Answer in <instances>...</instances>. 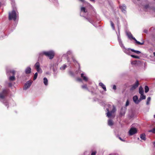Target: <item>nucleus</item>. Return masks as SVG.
<instances>
[{"label":"nucleus","instance_id":"f3484780","mask_svg":"<svg viewBox=\"0 0 155 155\" xmlns=\"http://www.w3.org/2000/svg\"><path fill=\"white\" fill-rule=\"evenodd\" d=\"M139 93L140 94H143L144 93V91L143 88L141 87H140L139 90Z\"/></svg>","mask_w":155,"mask_h":155},{"label":"nucleus","instance_id":"473e14b6","mask_svg":"<svg viewBox=\"0 0 155 155\" xmlns=\"http://www.w3.org/2000/svg\"><path fill=\"white\" fill-rule=\"evenodd\" d=\"M85 18L87 19L88 21L90 23H91V24H92V21L90 19L88 18H86V17H85Z\"/></svg>","mask_w":155,"mask_h":155},{"label":"nucleus","instance_id":"c9c22d12","mask_svg":"<svg viewBox=\"0 0 155 155\" xmlns=\"http://www.w3.org/2000/svg\"><path fill=\"white\" fill-rule=\"evenodd\" d=\"M137 61H132L131 63L132 64H137Z\"/></svg>","mask_w":155,"mask_h":155},{"label":"nucleus","instance_id":"8fccbe9b","mask_svg":"<svg viewBox=\"0 0 155 155\" xmlns=\"http://www.w3.org/2000/svg\"><path fill=\"white\" fill-rule=\"evenodd\" d=\"M109 155H116V154H110Z\"/></svg>","mask_w":155,"mask_h":155},{"label":"nucleus","instance_id":"72a5a7b5","mask_svg":"<svg viewBox=\"0 0 155 155\" xmlns=\"http://www.w3.org/2000/svg\"><path fill=\"white\" fill-rule=\"evenodd\" d=\"M72 53V52L71 51H68L67 52V54H68V55H70Z\"/></svg>","mask_w":155,"mask_h":155},{"label":"nucleus","instance_id":"052dcab7","mask_svg":"<svg viewBox=\"0 0 155 155\" xmlns=\"http://www.w3.org/2000/svg\"><path fill=\"white\" fill-rule=\"evenodd\" d=\"M12 2H13V1H12Z\"/></svg>","mask_w":155,"mask_h":155},{"label":"nucleus","instance_id":"412c9836","mask_svg":"<svg viewBox=\"0 0 155 155\" xmlns=\"http://www.w3.org/2000/svg\"><path fill=\"white\" fill-rule=\"evenodd\" d=\"M44 83L45 85H47L48 84V80L46 78H44L43 79Z\"/></svg>","mask_w":155,"mask_h":155},{"label":"nucleus","instance_id":"7c9ffc66","mask_svg":"<svg viewBox=\"0 0 155 155\" xmlns=\"http://www.w3.org/2000/svg\"><path fill=\"white\" fill-rule=\"evenodd\" d=\"M38 76V73L37 72L36 73L34 76V80H35L36 78H37Z\"/></svg>","mask_w":155,"mask_h":155},{"label":"nucleus","instance_id":"5701e85b","mask_svg":"<svg viewBox=\"0 0 155 155\" xmlns=\"http://www.w3.org/2000/svg\"><path fill=\"white\" fill-rule=\"evenodd\" d=\"M81 12H83L84 13H86L87 12V10L84 7H82L81 8Z\"/></svg>","mask_w":155,"mask_h":155},{"label":"nucleus","instance_id":"de8ad7c7","mask_svg":"<svg viewBox=\"0 0 155 155\" xmlns=\"http://www.w3.org/2000/svg\"><path fill=\"white\" fill-rule=\"evenodd\" d=\"M119 138L122 141H124V140L122 139L121 138H120V137H119Z\"/></svg>","mask_w":155,"mask_h":155},{"label":"nucleus","instance_id":"f03ea898","mask_svg":"<svg viewBox=\"0 0 155 155\" xmlns=\"http://www.w3.org/2000/svg\"><path fill=\"white\" fill-rule=\"evenodd\" d=\"M54 52L53 50H51L48 51H43L39 53V55L42 56L45 55L48 57L50 59H53L54 56Z\"/></svg>","mask_w":155,"mask_h":155},{"label":"nucleus","instance_id":"f8f14e48","mask_svg":"<svg viewBox=\"0 0 155 155\" xmlns=\"http://www.w3.org/2000/svg\"><path fill=\"white\" fill-rule=\"evenodd\" d=\"M138 81L137 80L134 84L130 88V90H133L137 87L139 85Z\"/></svg>","mask_w":155,"mask_h":155},{"label":"nucleus","instance_id":"c85d7f7f","mask_svg":"<svg viewBox=\"0 0 155 155\" xmlns=\"http://www.w3.org/2000/svg\"><path fill=\"white\" fill-rule=\"evenodd\" d=\"M130 56L131 57H132L133 58H137V59H139V57L137 56H136V55H131Z\"/></svg>","mask_w":155,"mask_h":155},{"label":"nucleus","instance_id":"423d86ee","mask_svg":"<svg viewBox=\"0 0 155 155\" xmlns=\"http://www.w3.org/2000/svg\"><path fill=\"white\" fill-rule=\"evenodd\" d=\"M122 45H121V44H120V45L122 48L123 51L127 54L130 55L131 53V49L130 48H126L124 46L123 43L122 44Z\"/></svg>","mask_w":155,"mask_h":155},{"label":"nucleus","instance_id":"f704fd0d","mask_svg":"<svg viewBox=\"0 0 155 155\" xmlns=\"http://www.w3.org/2000/svg\"><path fill=\"white\" fill-rule=\"evenodd\" d=\"M150 132H152L153 133H155V128H153V129L150 130L149 131Z\"/></svg>","mask_w":155,"mask_h":155},{"label":"nucleus","instance_id":"2eb2a0df","mask_svg":"<svg viewBox=\"0 0 155 155\" xmlns=\"http://www.w3.org/2000/svg\"><path fill=\"white\" fill-rule=\"evenodd\" d=\"M99 85L101 87L104 91H107L105 86L102 83H99Z\"/></svg>","mask_w":155,"mask_h":155},{"label":"nucleus","instance_id":"6e6d98bb","mask_svg":"<svg viewBox=\"0 0 155 155\" xmlns=\"http://www.w3.org/2000/svg\"><path fill=\"white\" fill-rule=\"evenodd\" d=\"M153 54H154V56H155V52H154L153 53Z\"/></svg>","mask_w":155,"mask_h":155},{"label":"nucleus","instance_id":"49530a36","mask_svg":"<svg viewBox=\"0 0 155 155\" xmlns=\"http://www.w3.org/2000/svg\"><path fill=\"white\" fill-rule=\"evenodd\" d=\"M69 74H71V75H73V72H72V71H70L69 72Z\"/></svg>","mask_w":155,"mask_h":155},{"label":"nucleus","instance_id":"0eeeda50","mask_svg":"<svg viewBox=\"0 0 155 155\" xmlns=\"http://www.w3.org/2000/svg\"><path fill=\"white\" fill-rule=\"evenodd\" d=\"M34 68L38 73H42V71L40 67V64L39 62H37L35 64Z\"/></svg>","mask_w":155,"mask_h":155},{"label":"nucleus","instance_id":"09e8293b","mask_svg":"<svg viewBox=\"0 0 155 155\" xmlns=\"http://www.w3.org/2000/svg\"><path fill=\"white\" fill-rule=\"evenodd\" d=\"M69 58H67V61L68 62H69Z\"/></svg>","mask_w":155,"mask_h":155},{"label":"nucleus","instance_id":"6e6552de","mask_svg":"<svg viewBox=\"0 0 155 155\" xmlns=\"http://www.w3.org/2000/svg\"><path fill=\"white\" fill-rule=\"evenodd\" d=\"M137 132L136 128L132 127L130 128L129 131V135L130 136H132L137 133Z\"/></svg>","mask_w":155,"mask_h":155},{"label":"nucleus","instance_id":"dca6fc26","mask_svg":"<svg viewBox=\"0 0 155 155\" xmlns=\"http://www.w3.org/2000/svg\"><path fill=\"white\" fill-rule=\"evenodd\" d=\"M81 76L83 78V80L85 81H87L88 80V78L84 75V74L83 73L81 74Z\"/></svg>","mask_w":155,"mask_h":155},{"label":"nucleus","instance_id":"aec40b11","mask_svg":"<svg viewBox=\"0 0 155 155\" xmlns=\"http://www.w3.org/2000/svg\"><path fill=\"white\" fill-rule=\"evenodd\" d=\"M53 71L54 72V76H56L57 74L58 71H57V68H53Z\"/></svg>","mask_w":155,"mask_h":155},{"label":"nucleus","instance_id":"58836bf2","mask_svg":"<svg viewBox=\"0 0 155 155\" xmlns=\"http://www.w3.org/2000/svg\"><path fill=\"white\" fill-rule=\"evenodd\" d=\"M72 58L73 60V62L74 63H75V62H77V61H76L75 60V59H74V57H72Z\"/></svg>","mask_w":155,"mask_h":155},{"label":"nucleus","instance_id":"5fc2aeb1","mask_svg":"<svg viewBox=\"0 0 155 155\" xmlns=\"http://www.w3.org/2000/svg\"><path fill=\"white\" fill-rule=\"evenodd\" d=\"M153 145L155 147V142L153 143Z\"/></svg>","mask_w":155,"mask_h":155},{"label":"nucleus","instance_id":"b1692460","mask_svg":"<svg viewBox=\"0 0 155 155\" xmlns=\"http://www.w3.org/2000/svg\"><path fill=\"white\" fill-rule=\"evenodd\" d=\"M151 100V97H149L147 98V101L146 102V104L147 105H148L150 104V102Z\"/></svg>","mask_w":155,"mask_h":155},{"label":"nucleus","instance_id":"a878e982","mask_svg":"<svg viewBox=\"0 0 155 155\" xmlns=\"http://www.w3.org/2000/svg\"><path fill=\"white\" fill-rule=\"evenodd\" d=\"M9 80L11 81H13L15 80V75H13L12 76H10L9 78Z\"/></svg>","mask_w":155,"mask_h":155},{"label":"nucleus","instance_id":"2f4dec72","mask_svg":"<svg viewBox=\"0 0 155 155\" xmlns=\"http://www.w3.org/2000/svg\"><path fill=\"white\" fill-rule=\"evenodd\" d=\"M82 88L83 89H86L87 90H88V88H87V85H82Z\"/></svg>","mask_w":155,"mask_h":155},{"label":"nucleus","instance_id":"79ce46f5","mask_svg":"<svg viewBox=\"0 0 155 155\" xmlns=\"http://www.w3.org/2000/svg\"><path fill=\"white\" fill-rule=\"evenodd\" d=\"M96 153V152L95 151L91 153V155H95Z\"/></svg>","mask_w":155,"mask_h":155},{"label":"nucleus","instance_id":"1a4fd4ad","mask_svg":"<svg viewBox=\"0 0 155 155\" xmlns=\"http://www.w3.org/2000/svg\"><path fill=\"white\" fill-rule=\"evenodd\" d=\"M32 81H29L27 82L25 84L23 89L24 90H26L28 89L31 84Z\"/></svg>","mask_w":155,"mask_h":155},{"label":"nucleus","instance_id":"c756f323","mask_svg":"<svg viewBox=\"0 0 155 155\" xmlns=\"http://www.w3.org/2000/svg\"><path fill=\"white\" fill-rule=\"evenodd\" d=\"M111 26L113 30H115V28L114 27V24L111 21H110Z\"/></svg>","mask_w":155,"mask_h":155},{"label":"nucleus","instance_id":"bb28decb","mask_svg":"<svg viewBox=\"0 0 155 155\" xmlns=\"http://www.w3.org/2000/svg\"><path fill=\"white\" fill-rule=\"evenodd\" d=\"M131 51L134 52L137 54H139L140 53H141L140 51H138L135 50L133 49H131Z\"/></svg>","mask_w":155,"mask_h":155},{"label":"nucleus","instance_id":"39448f33","mask_svg":"<svg viewBox=\"0 0 155 155\" xmlns=\"http://www.w3.org/2000/svg\"><path fill=\"white\" fill-rule=\"evenodd\" d=\"M127 36L128 38L130 40L133 39L135 41L136 43L138 45H143L144 43V41H143L142 42H140L138 41L134 37L130 32H127Z\"/></svg>","mask_w":155,"mask_h":155},{"label":"nucleus","instance_id":"6ab92c4d","mask_svg":"<svg viewBox=\"0 0 155 155\" xmlns=\"http://www.w3.org/2000/svg\"><path fill=\"white\" fill-rule=\"evenodd\" d=\"M140 138L144 140H146V135L144 134H142L140 135Z\"/></svg>","mask_w":155,"mask_h":155},{"label":"nucleus","instance_id":"f257e3e1","mask_svg":"<svg viewBox=\"0 0 155 155\" xmlns=\"http://www.w3.org/2000/svg\"><path fill=\"white\" fill-rule=\"evenodd\" d=\"M8 94V91L5 89H3L2 91L0 92V101L3 103V104L6 106L8 107V103L6 100L5 97L7 96Z\"/></svg>","mask_w":155,"mask_h":155},{"label":"nucleus","instance_id":"a18cd8bd","mask_svg":"<svg viewBox=\"0 0 155 155\" xmlns=\"http://www.w3.org/2000/svg\"><path fill=\"white\" fill-rule=\"evenodd\" d=\"M144 33H147V32H148V31L147 30H146V29H145L143 30V31Z\"/></svg>","mask_w":155,"mask_h":155},{"label":"nucleus","instance_id":"9b49d317","mask_svg":"<svg viewBox=\"0 0 155 155\" xmlns=\"http://www.w3.org/2000/svg\"><path fill=\"white\" fill-rule=\"evenodd\" d=\"M133 99L134 102L136 104H138L140 102L139 99H138V97L137 96L135 95L134 96Z\"/></svg>","mask_w":155,"mask_h":155},{"label":"nucleus","instance_id":"ea45409f","mask_svg":"<svg viewBox=\"0 0 155 155\" xmlns=\"http://www.w3.org/2000/svg\"><path fill=\"white\" fill-rule=\"evenodd\" d=\"M113 88L114 90H116V87L115 85H114L113 86Z\"/></svg>","mask_w":155,"mask_h":155},{"label":"nucleus","instance_id":"4468645a","mask_svg":"<svg viewBox=\"0 0 155 155\" xmlns=\"http://www.w3.org/2000/svg\"><path fill=\"white\" fill-rule=\"evenodd\" d=\"M31 69L29 67H27L25 70V73L26 74H29L31 72Z\"/></svg>","mask_w":155,"mask_h":155},{"label":"nucleus","instance_id":"20e7f679","mask_svg":"<svg viewBox=\"0 0 155 155\" xmlns=\"http://www.w3.org/2000/svg\"><path fill=\"white\" fill-rule=\"evenodd\" d=\"M108 107L109 108L106 109V110L107 111V112L106 113V114L107 117H110L116 111V108L115 106L113 105L112 110L110 111L109 110L110 109V107H111V106L110 105L108 104Z\"/></svg>","mask_w":155,"mask_h":155},{"label":"nucleus","instance_id":"c03bdc74","mask_svg":"<svg viewBox=\"0 0 155 155\" xmlns=\"http://www.w3.org/2000/svg\"><path fill=\"white\" fill-rule=\"evenodd\" d=\"M125 114V112H124L123 113H122V112H120V114L121 115H123L124 114Z\"/></svg>","mask_w":155,"mask_h":155},{"label":"nucleus","instance_id":"603ef678","mask_svg":"<svg viewBox=\"0 0 155 155\" xmlns=\"http://www.w3.org/2000/svg\"><path fill=\"white\" fill-rule=\"evenodd\" d=\"M148 5H146V6H145V8H148Z\"/></svg>","mask_w":155,"mask_h":155},{"label":"nucleus","instance_id":"37998d69","mask_svg":"<svg viewBox=\"0 0 155 155\" xmlns=\"http://www.w3.org/2000/svg\"><path fill=\"white\" fill-rule=\"evenodd\" d=\"M77 80L79 81H82V80L80 78H78L77 79Z\"/></svg>","mask_w":155,"mask_h":155},{"label":"nucleus","instance_id":"4d7b16f0","mask_svg":"<svg viewBox=\"0 0 155 155\" xmlns=\"http://www.w3.org/2000/svg\"><path fill=\"white\" fill-rule=\"evenodd\" d=\"M79 69H80V65H79ZM78 71H80V70H78Z\"/></svg>","mask_w":155,"mask_h":155},{"label":"nucleus","instance_id":"9d476101","mask_svg":"<svg viewBox=\"0 0 155 155\" xmlns=\"http://www.w3.org/2000/svg\"><path fill=\"white\" fill-rule=\"evenodd\" d=\"M120 8L121 11L124 13H126V7L124 4L120 5Z\"/></svg>","mask_w":155,"mask_h":155},{"label":"nucleus","instance_id":"cd10ccee","mask_svg":"<svg viewBox=\"0 0 155 155\" xmlns=\"http://www.w3.org/2000/svg\"><path fill=\"white\" fill-rule=\"evenodd\" d=\"M149 90V88L147 86H146L145 87V93H147L148 91Z\"/></svg>","mask_w":155,"mask_h":155},{"label":"nucleus","instance_id":"4be33fe9","mask_svg":"<svg viewBox=\"0 0 155 155\" xmlns=\"http://www.w3.org/2000/svg\"><path fill=\"white\" fill-rule=\"evenodd\" d=\"M108 124L109 126H111L113 125V123L112 121L111 120L109 119L108 120Z\"/></svg>","mask_w":155,"mask_h":155},{"label":"nucleus","instance_id":"3c124183","mask_svg":"<svg viewBox=\"0 0 155 155\" xmlns=\"http://www.w3.org/2000/svg\"><path fill=\"white\" fill-rule=\"evenodd\" d=\"M90 1L91 2H95L94 0H90Z\"/></svg>","mask_w":155,"mask_h":155},{"label":"nucleus","instance_id":"e433bc0d","mask_svg":"<svg viewBox=\"0 0 155 155\" xmlns=\"http://www.w3.org/2000/svg\"><path fill=\"white\" fill-rule=\"evenodd\" d=\"M10 72L13 74V75H15V71L14 70H12L10 71Z\"/></svg>","mask_w":155,"mask_h":155},{"label":"nucleus","instance_id":"bf43d9fd","mask_svg":"<svg viewBox=\"0 0 155 155\" xmlns=\"http://www.w3.org/2000/svg\"><path fill=\"white\" fill-rule=\"evenodd\" d=\"M46 74H48V73H47H47H46Z\"/></svg>","mask_w":155,"mask_h":155},{"label":"nucleus","instance_id":"13d9d810","mask_svg":"<svg viewBox=\"0 0 155 155\" xmlns=\"http://www.w3.org/2000/svg\"><path fill=\"white\" fill-rule=\"evenodd\" d=\"M154 117L155 118V114L154 115Z\"/></svg>","mask_w":155,"mask_h":155},{"label":"nucleus","instance_id":"864d4df0","mask_svg":"<svg viewBox=\"0 0 155 155\" xmlns=\"http://www.w3.org/2000/svg\"><path fill=\"white\" fill-rule=\"evenodd\" d=\"M80 1H81V2H83L84 1V0H79Z\"/></svg>","mask_w":155,"mask_h":155},{"label":"nucleus","instance_id":"ddd939ff","mask_svg":"<svg viewBox=\"0 0 155 155\" xmlns=\"http://www.w3.org/2000/svg\"><path fill=\"white\" fill-rule=\"evenodd\" d=\"M117 36L118 40L119 41V45L121 44V45H122V44L123 43L120 38V30L119 29H118V34H117Z\"/></svg>","mask_w":155,"mask_h":155},{"label":"nucleus","instance_id":"7ed1b4c3","mask_svg":"<svg viewBox=\"0 0 155 155\" xmlns=\"http://www.w3.org/2000/svg\"><path fill=\"white\" fill-rule=\"evenodd\" d=\"M13 10L9 13V19L10 20L13 19L15 21L16 20L17 15V12L16 11V9L15 7L12 5Z\"/></svg>","mask_w":155,"mask_h":155},{"label":"nucleus","instance_id":"4c0bfd02","mask_svg":"<svg viewBox=\"0 0 155 155\" xmlns=\"http://www.w3.org/2000/svg\"><path fill=\"white\" fill-rule=\"evenodd\" d=\"M129 101L128 100H127V101L126 102V104H125L126 106H128L129 105Z\"/></svg>","mask_w":155,"mask_h":155},{"label":"nucleus","instance_id":"a211bd4d","mask_svg":"<svg viewBox=\"0 0 155 155\" xmlns=\"http://www.w3.org/2000/svg\"><path fill=\"white\" fill-rule=\"evenodd\" d=\"M146 98V96L144 95L143 94H140V98H139L140 101L142 100L145 99Z\"/></svg>","mask_w":155,"mask_h":155},{"label":"nucleus","instance_id":"393cba45","mask_svg":"<svg viewBox=\"0 0 155 155\" xmlns=\"http://www.w3.org/2000/svg\"><path fill=\"white\" fill-rule=\"evenodd\" d=\"M67 67V66L65 64H64L60 68V69L61 70H64Z\"/></svg>","mask_w":155,"mask_h":155},{"label":"nucleus","instance_id":"a19ab883","mask_svg":"<svg viewBox=\"0 0 155 155\" xmlns=\"http://www.w3.org/2000/svg\"><path fill=\"white\" fill-rule=\"evenodd\" d=\"M68 56V55L67 54V53L66 54H63V57H67Z\"/></svg>","mask_w":155,"mask_h":155}]
</instances>
